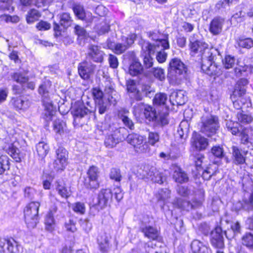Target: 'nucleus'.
<instances>
[{
    "label": "nucleus",
    "mask_w": 253,
    "mask_h": 253,
    "mask_svg": "<svg viewBox=\"0 0 253 253\" xmlns=\"http://www.w3.org/2000/svg\"><path fill=\"white\" fill-rule=\"evenodd\" d=\"M190 54L192 56L197 57L199 60H203L205 58H211L212 52L205 42L197 39V36L193 34L189 37Z\"/></svg>",
    "instance_id": "obj_1"
},
{
    "label": "nucleus",
    "mask_w": 253,
    "mask_h": 253,
    "mask_svg": "<svg viewBox=\"0 0 253 253\" xmlns=\"http://www.w3.org/2000/svg\"><path fill=\"white\" fill-rule=\"evenodd\" d=\"M74 118V124L81 125L86 123L89 120H95V110H90L86 107L83 102H76L71 109Z\"/></svg>",
    "instance_id": "obj_2"
},
{
    "label": "nucleus",
    "mask_w": 253,
    "mask_h": 253,
    "mask_svg": "<svg viewBox=\"0 0 253 253\" xmlns=\"http://www.w3.org/2000/svg\"><path fill=\"white\" fill-rule=\"evenodd\" d=\"M168 71V77L170 81L178 84L184 78L187 67L180 59L174 58L169 62Z\"/></svg>",
    "instance_id": "obj_3"
},
{
    "label": "nucleus",
    "mask_w": 253,
    "mask_h": 253,
    "mask_svg": "<svg viewBox=\"0 0 253 253\" xmlns=\"http://www.w3.org/2000/svg\"><path fill=\"white\" fill-rule=\"evenodd\" d=\"M199 127L200 131L208 137L214 135L219 127L218 117L209 114L203 115Z\"/></svg>",
    "instance_id": "obj_4"
},
{
    "label": "nucleus",
    "mask_w": 253,
    "mask_h": 253,
    "mask_svg": "<svg viewBox=\"0 0 253 253\" xmlns=\"http://www.w3.org/2000/svg\"><path fill=\"white\" fill-rule=\"evenodd\" d=\"M113 193L110 189H102L97 196V203L94 204L90 208L91 213L95 215L101 210L109 205L113 199Z\"/></svg>",
    "instance_id": "obj_5"
},
{
    "label": "nucleus",
    "mask_w": 253,
    "mask_h": 253,
    "mask_svg": "<svg viewBox=\"0 0 253 253\" xmlns=\"http://www.w3.org/2000/svg\"><path fill=\"white\" fill-rule=\"evenodd\" d=\"M40 203L38 202H32L24 210L25 222L29 228H35L39 220V209Z\"/></svg>",
    "instance_id": "obj_6"
},
{
    "label": "nucleus",
    "mask_w": 253,
    "mask_h": 253,
    "mask_svg": "<svg viewBox=\"0 0 253 253\" xmlns=\"http://www.w3.org/2000/svg\"><path fill=\"white\" fill-rule=\"evenodd\" d=\"M145 109V111L143 115L149 122H153L155 125L163 126L169 123L168 113H160L157 114L155 109L150 106H148Z\"/></svg>",
    "instance_id": "obj_7"
},
{
    "label": "nucleus",
    "mask_w": 253,
    "mask_h": 253,
    "mask_svg": "<svg viewBox=\"0 0 253 253\" xmlns=\"http://www.w3.org/2000/svg\"><path fill=\"white\" fill-rule=\"evenodd\" d=\"M100 171L99 169L95 166L89 167L86 172V176L84 177V184L90 189H96L99 187V177Z\"/></svg>",
    "instance_id": "obj_8"
},
{
    "label": "nucleus",
    "mask_w": 253,
    "mask_h": 253,
    "mask_svg": "<svg viewBox=\"0 0 253 253\" xmlns=\"http://www.w3.org/2000/svg\"><path fill=\"white\" fill-rule=\"evenodd\" d=\"M211 58H205L202 60L201 69L210 76H219L221 74L220 68L214 62L215 56L211 54Z\"/></svg>",
    "instance_id": "obj_9"
},
{
    "label": "nucleus",
    "mask_w": 253,
    "mask_h": 253,
    "mask_svg": "<svg viewBox=\"0 0 253 253\" xmlns=\"http://www.w3.org/2000/svg\"><path fill=\"white\" fill-rule=\"evenodd\" d=\"M22 247L13 238L0 240V253H19Z\"/></svg>",
    "instance_id": "obj_10"
},
{
    "label": "nucleus",
    "mask_w": 253,
    "mask_h": 253,
    "mask_svg": "<svg viewBox=\"0 0 253 253\" xmlns=\"http://www.w3.org/2000/svg\"><path fill=\"white\" fill-rule=\"evenodd\" d=\"M147 35L150 39L155 41L156 43L153 44L154 48L155 46L160 45L164 49L169 48L168 35L161 34L158 31H154L147 32Z\"/></svg>",
    "instance_id": "obj_11"
},
{
    "label": "nucleus",
    "mask_w": 253,
    "mask_h": 253,
    "mask_svg": "<svg viewBox=\"0 0 253 253\" xmlns=\"http://www.w3.org/2000/svg\"><path fill=\"white\" fill-rule=\"evenodd\" d=\"M127 142L133 146L135 150L139 153H146L148 148V145L146 143L142 144L143 138L136 133H131L127 135L126 138Z\"/></svg>",
    "instance_id": "obj_12"
},
{
    "label": "nucleus",
    "mask_w": 253,
    "mask_h": 253,
    "mask_svg": "<svg viewBox=\"0 0 253 253\" xmlns=\"http://www.w3.org/2000/svg\"><path fill=\"white\" fill-rule=\"evenodd\" d=\"M210 243L212 247L217 250H221L224 248L223 232L220 227H216L211 232Z\"/></svg>",
    "instance_id": "obj_13"
},
{
    "label": "nucleus",
    "mask_w": 253,
    "mask_h": 253,
    "mask_svg": "<svg viewBox=\"0 0 253 253\" xmlns=\"http://www.w3.org/2000/svg\"><path fill=\"white\" fill-rule=\"evenodd\" d=\"M103 55L104 52L99 46L92 44L88 45L86 59L89 62L101 63L103 61Z\"/></svg>",
    "instance_id": "obj_14"
},
{
    "label": "nucleus",
    "mask_w": 253,
    "mask_h": 253,
    "mask_svg": "<svg viewBox=\"0 0 253 253\" xmlns=\"http://www.w3.org/2000/svg\"><path fill=\"white\" fill-rule=\"evenodd\" d=\"M95 67L96 66L90 62L80 63L78 67L79 74L82 79L87 80L93 74Z\"/></svg>",
    "instance_id": "obj_15"
},
{
    "label": "nucleus",
    "mask_w": 253,
    "mask_h": 253,
    "mask_svg": "<svg viewBox=\"0 0 253 253\" xmlns=\"http://www.w3.org/2000/svg\"><path fill=\"white\" fill-rule=\"evenodd\" d=\"M129 56L131 61L129 67V73L132 76H136L141 74L143 70V67L136 58L134 52H128L126 56Z\"/></svg>",
    "instance_id": "obj_16"
},
{
    "label": "nucleus",
    "mask_w": 253,
    "mask_h": 253,
    "mask_svg": "<svg viewBox=\"0 0 253 253\" xmlns=\"http://www.w3.org/2000/svg\"><path fill=\"white\" fill-rule=\"evenodd\" d=\"M51 85V82L49 79L45 78L39 85L38 92L42 96V102L51 101L50 96Z\"/></svg>",
    "instance_id": "obj_17"
},
{
    "label": "nucleus",
    "mask_w": 253,
    "mask_h": 253,
    "mask_svg": "<svg viewBox=\"0 0 253 253\" xmlns=\"http://www.w3.org/2000/svg\"><path fill=\"white\" fill-rule=\"evenodd\" d=\"M202 197L200 199L194 201L193 203H191L189 201L178 198L174 200L173 204L178 208L188 211L202 205L203 200V195H202Z\"/></svg>",
    "instance_id": "obj_18"
},
{
    "label": "nucleus",
    "mask_w": 253,
    "mask_h": 253,
    "mask_svg": "<svg viewBox=\"0 0 253 253\" xmlns=\"http://www.w3.org/2000/svg\"><path fill=\"white\" fill-rule=\"evenodd\" d=\"M225 19L221 16H216L211 21L209 31L214 36L219 35L222 31Z\"/></svg>",
    "instance_id": "obj_19"
},
{
    "label": "nucleus",
    "mask_w": 253,
    "mask_h": 253,
    "mask_svg": "<svg viewBox=\"0 0 253 253\" xmlns=\"http://www.w3.org/2000/svg\"><path fill=\"white\" fill-rule=\"evenodd\" d=\"M136 35L131 34L125 37L124 43H117L113 49L117 54H121L126 51L133 43L136 38Z\"/></svg>",
    "instance_id": "obj_20"
},
{
    "label": "nucleus",
    "mask_w": 253,
    "mask_h": 253,
    "mask_svg": "<svg viewBox=\"0 0 253 253\" xmlns=\"http://www.w3.org/2000/svg\"><path fill=\"white\" fill-rule=\"evenodd\" d=\"M142 49L147 52L144 55L143 65L145 68L149 69L153 65L154 59L150 54L154 52V45L149 42H146L143 45Z\"/></svg>",
    "instance_id": "obj_21"
},
{
    "label": "nucleus",
    "mask_w": 253,
    "mask_h": 253,
    "mask_svg": "<svg viewBox=\"0 0 253 253\" xmlns=\"http://www.w3.org/2000/svg\"><path fill=\"white\" fill-rule=\"evenodd\" d=\"M232 151V161L236 165H242L246 163V155L248 151H243L238 147L233 146Z\"/></svg>",
    "instance_id": "obj_22"
},
{
    "label": "nucleus",
    "mask_w": 253,
    "mask_h": 253,
    "mask_svg": "<svg viewBox=\"0 0 253 253\" xmlns=\"http://www.w3.org/2000/svg\"><path fill=\"white\" fill-rule=\"evenodd\" d=\"M169 101L172 105H182L186 102L187 97L182 90L174 91L171 93Z\"/></svg>",
    "instance_id": "obj_23"
},
{
    "label": "nucleus",
    "mask_w": 253,
    "mask_h": 253,
    "mask_svg": "<svg viewBox=\"0 0 253 253\" xmlns=\"http://www.w3.org/2000/svg\"><path fill=\"white\" fill-rule=\"evenodd\" d=\"M155 197L158 203L163 207L170 198V191L168 188L159 189L155 193Z\"/></svg>",
    "instance_id": "obj_24"
},
{
    "label": "nucleus",
    "mask_w": 253,
    "mask_h": 253,
    "mask_svg": "<svg viewBox=\"0 0 253 253\" xmlns=\"http://www.w3.org/2000/svg\"><path fill=\"white\" fill-rule=\"evenodd\" d=\"M155 167L149 164L141 165L137 170V176L141 179H148L151 177Z\"/></svg>",
    "instance_id": "obj_25"
},
{
    "label": "nucleus",
    "mask_w": 253,
    "mask_h": 253,
    "mask_svg": "<svg viewBox=\"0 0 253 253\" xmlns=\"http://www.w3.org/2000/svg\"><path fill=\"white\" fill-rule=\"evenodd\" d=\"M192 145L197 150H205L208 145V139L200 134L192 137Z\"/></svg>",
    "instance_id": "obj_26"
},
{
    "label": "nucleus",
    "mask_w": 253,
    "mask_h": 253,
    "mask_svg": "<svg viewBox=\"0 0 253 253\" xmlns=\"http://www.w3.org/2000/svg\"><path fill=\"white\" fill-rule=\"evenodd\" d=\"M42 103L44 107V112L42 114L43 118L47 122H50L55 113V108L52 104V101L43 102Z\"/></svg>",
    "instance_id": "obj_27"
},
{
    "label": "nucleus",
    "mask_w": 253,
    "mask_h": 253,
    "mask_svg": "<svg viewBox=\"0 0 253 253\" xmlns=\"http://www.w3.org/2000/svg\"><path fill=\"white\" fill-rule=\"evenodd\" d=\"M172 178L178 183H187L189 181L188 174L181 169L177 168L173 171Z\"/></svg>",
    "instance_id": "obj_28"
},
{
    "label": "nucleus",
    "mask_w": 253,
    "mask_h": 253,
    "mask_svg": "<svg viewBox=\"0 0 253 253\" xmlns=\"http://www.w3.org/2000/svg\"><path fill=\"white\" fill-rule=\"evenodd\" d=\"M36 149L39 159L42 160L48 153L49 147L46 142L42 141L36 144Z\"/></svg>",
    "instance_id": "obj_29"
},
{
    "label": "nucleus",
    "mask_w": 253,
    "mask_h": 253,
    "mask_svg": "<svg viewBox=\"0 0 253 253\" xmlns=\"http://www.w3.org/2000/svg\"><path fill=\"white\" fill-rule=\"evenodd\" d=\"M140 229L145 237L150 239L156 240L158 236L157 230L150 225H140Z\"/></svg>",
    "instance_id": "obj_30"
},
{
    "label": "nucleus",
    "mask_w": 253,
    "mask_h": 253,
    "mask_svg": "<svg viewBox=\"0 0 253 253\" xmlns=\"http://www.w3.org/2000/svg\"><path fill=\"white\" fill-rule=\"evenodd\" d=\"M193 253H208L209 248L206 245L198 240H194L191 244Z\"/></svg>",
    "instance_id": "obj_31"
},
{
    "label": "nucleus",
    "mask_w": 253,
    "mask_h": 253,
    "mask_svg": "<svg viewBox=\"0 0 253 253\" xmlns=\"http://www.w3.org/2000/svg\"><path fill=\"white\" fill-rule=\"evenodd\" d=\"M230 5V0H220L215 4L214 9L216 12L223 14L227 12Z\"/></svg>",
    "instance_id": "obj_32"
},
{
    "label": "nucleus",
    "mask_w": 253,
    "mask_h": 253,
    "mask_svg": "<svg viewBox=\"0 0 253 253\" xmlns=\"http://www.w3.org/2000/svg\"><path fill=\"white\" fill-rule=\"evenodd\" d=\"M60 26L64 28H67L73 23V20L70 13L63 12L58 15Z\"/></svg>",
    "instance_id": "obj_33"
},
{
    "label": "nucleus",
    "mask_w": 253,
    "mask_h": 253,
    "mask_svg": "<svg viewBox=\"0 0 253 253\" xmlns=\"http://www.w3.org/2000/svg\"><path fill=\"white\" fill-rule=\"evenodd\" d=\"M10 159L8 156L0 153V174L8 171L10 169Z\"/></svg>",
    "instance_id": "obj_34"
},
{
    "label": "nucleus",
    "mask_w": 253,
    "mask_h": 253,
    "mask_svg": "<svg viewBox=\"0 0 253 253\" xmlns=\"http://www.w3.org/2000/svg\"><path fill=\"white\" fill-rule=\"evenodd\" d=\"M12 104L17 109H26L30 105V102L28 100H24L21 97L13 98Z\"/></svg>",
    "instance_id": "obj_35"
},
{
    "label": "nucleus",
    "mask_w": 253,
    "mask_h": 253,
    "mask_svg": "<svg viewBox=\"0 0 253 253\" xmlns=\"http://www.w3.org/2000/svg\"><path fill=\"white\" fill-rule=\"evenodd\" d=\"M72 9L75 16L79 19L84 20L85 19L86 14L83 5L80 3H75L73 4Z\"/></svg>",
    "instance_id": "obj_36"
},
{
    "label": "nucleus",
    "mask_w": 253,
    "mask_h": 253,
    "mask_svg": "<svg viewBox=\"0 0 253 253\" xmlns=\"http://www.w3.org/2000/svg\"><path fill=\"white\" fill-rule=\"evenodd\" d=\"M148 106V105L142 102L135 103L132 105L133 115L136 117H142L145 111V109H147L146 107Z\"/></svg>",
    "instance_id": "obj_37"
},
{
    "label": "nucleus",
    "mask_w": 253,
    "mask_h": 253,
    "mask_svg": "<svg viewBox=\"0 0 253 253\" xmlns=\"http://www.w3.org/2000/svg\"><path fill=\"white\" fill-rule=\"evenodd\" d=\"M148 133V143L153 146L157 145V144L160 141V135L158 132L154 131L147 130Z\"/></svg>",
    "instance_id": "obj_38"
},
{
    "label": "nucleus",
    "mask_w": 253,
    "mask_h": 253,
    "mask_svg": "<svg viewBox=\"0 0 253 253\" xmlns=\"http://www.w3.org/2000/svg\"><path fill=\"white\" fill-rule=\"evenodd\" d=\"M41 16V14L38 10L32 9L28 12L26 15V21L27 23L29 24H32L35 21L38 20Z\"/></svg>",
    "instance_id": "obj_39"
},
{
    "label": "nucleus",
    "mask_w": 253,
    "mask_h": 253,
    "mask_svg": "<svg viewBox=\"0 0 253 253\" xmlns=\"http://www.w3.org/2000/svg\"><path fill=\"white\" fill-rule=\"evenodd\" d=\"M148 180H150L153 182L161 184L166 181V177L155 168V170H154V172H153L151 177H149Z\"/></svg>",
    "instance_id": "obj_40"
},
{
    "label": "nucleus",
    "mask_w": 253,
    "mask_h": 253,
    "mask_svg": "<svg viewBox=\"0 0 253 253\" xmlns=\"http://www.w3.org/2000/svg\"><path fill=\"white\" fill-rule=\"evenodd\" d=\"M7 153L16 162L21 161L19 150L13 144L10 145L6 150Z\"/></svg>",
    "instance_id": "obj_41"
},
{
    "label": "nucleus",
    "mask_w": 253,
    "mask_h": 253,
    "mask_svg": "<svg viewBox=\"0 0 253 253\" xmlns=\"http://www.w3.org/2000/svg\"><path fill=\"white\" fill-rule=\"evenodd\" d=\"M238 123H234L230 121H227L226 123V127L228 131H230L233 135H239L242 131V127L240 129L238 127Z\"/></svg>",
    "instance_id": "obj_42"
},
{
    "label": "nucleus",
    "mask_w": 253,
    "mask_h": 253,
    "mask_svg": "<svg viewBox=\"0 0 253 253\" xmlns=\"http://www.w3.org/2000/svg\"><path fill=\"white\" fill-rule=\"evenodd\" d=\"M53 126L54 132L61 135L64 132L66 124L63 120L57 119L53 122Z\"/></svg>",
    "instance_id": "obj_43"
},
{
    "label": "nucleus",
    "mask_w": 253,
    "mask_h": 253,
    "mask_svg": "<svg viewBox=\"0 0 253 253\" xmlns=\"http://www.w3.org/2000/svg\"><path fill=\"white\" fill-rule=\"evenodd\" d=\"M45 229L48 232H52L54 230L55 222L54 216L47 214L44 220Z\"/></svg>",
    "instance_id": "obj_44"
},
{
    "label": "nucleus",
    "mask_w": 253,
    "mask_h": 253,
    "mask_svg": "<svg viewBox=\"0 0 253 253\" xmlns=\"http://www.w3.org/2000/svg\"><path fill=\"white\" fill-rule=\"evenodd\" d=\"M237 118L238 122L243 125L250 124L253 120V118L251 115L246 114L243 111L237 113Z\"/></svg>",
    "instance_id": "obj_45"
},
{
    "label": "nucleus",
    "mask_w": 253,
    "mask_h": 253,
    "mask_svg": "<svg viewBox=\"0 0 253 253\" xmlns=\"http://www.w3.org/2000/svg\"><path fill=\"white\" fill-rule=\"evenodd\" d=\"M236 59L234 56L226 55L222 60L224 67L228 69L233 68L236 63Z\"/></svg>",
    "instance_id": "obj_46"
},
{
    "label": "nucleus",
    "mask_w": 253,
    "mask_h": 253,
    "mask_svg": "<svg viewBox=\"0 0 253 253\" xmlns=\"http://www.w3.org/2000/svg\"><path fill=\"white\" fill-rule=\"evenodd\" d=\"M211 153L214 157L218 159L224 158L225 156L223 148L219 145L213 146L211 149Z\"/></svg>",
    "instance_id": "obj_47"
},
{
    "label": "nucleus",
    "mask_w": 253,
    "mask_h": 253,
    "mask_svg": "<svg viewBox=\"0 0 253 253\" xmlns=\"http://www.w3.org/2000/svg\"><path fill=\"white\" fill-rule=\"evenodd\" d=\"M238 42L239 46L242 48L250 49L253 46V40L251 38L240 37L239 38Z\"/></svg>",
    "instance_id": "obj_48"
},
{
    "label": "nucleus",
    "mask_w": 253,
    "mask_h": 253,
    "mask_svg": "<svg viewBox=\"0 0 253 253\" xmlns=\"http://www.w3.org/2000/svg\"><path fill=\"white\" fill-rule=\"evenodd\" d=\"M95 103V109H98L99 114H104L108 109L109 103L107 101L104 100H97Z\"/></svg>",
    "instance_id": "obj_49"
},
{
    "label": "nucleus",
    "mask_w": 253,
    "mask_h": 253,
    "mask_svg": "<svg viewBox=\"0 0 253 253\" xmlns=\"http://www.w3.org/2000/svg\"><path fill=\"white\" fill-rule=\"evenodd\" d=\"M167 95L165 93H158L155 95L153 99V102L155 105H164L167 100Z\"/></svg>",
    "instance_id": "obj_50"
},
{
    "label": "nucleus",
    "mask_w": 253,
    "mask_h": 253,
    "mask_svg": "<svg viewBox=\"0 0 253 253\" xmlns=\"http://www.w3.org/2000/svg\"><path fill=\"white\" fill-rule=\"evenodd\" d=\"M242 242L243 245L249 248L253 247V235L250 233L245 234L242 238Z\"/></svg>",
    "instance_id": "obj_51"
},
{
    "label": "nucleus",
    "mask_w": 253,
    "mask_h": 253,
    "mask_svg": "<svg viewBox=\"0 0 253 253\" xmlns=\"http://www.w3.org/2000/svg\"><path fill=\"white\" fill-rule=\"evenodd\" d=\"M129 97L130 99V104L132 106L135 101H139L143 99V94L139 90H137L132 93L129 94Z\"/></svg>",
    "instance_id": "obj_52"
},
{
    "label": "nucleus",
    "mask_w": 253,
    "mask_h": 253,
    "mask_svg": "<svg viewBox=\"0 0 253 253\" xmlns=\"http://www.w3.org/2000/svg\"><path fill=\"white\" fill-rule=\"evenodd\" d=\"M118 143V140L113 134H109L106 136L104 143L106 147L113 148Z\"/></svg>",
    "instance_id": "obj_53"
},
{
    "label": "nucleus",
    "mask_w": 253,
    "mask_h": 253,
    "mask_svg": "<svg viewBox=\"0 0 253 253\" xmlns=\"http://www.w3.org/2000/svg\"><path fill=\"white\" fill-rule=\"evenodd\" d=\"M214 172V171L209 167L206 168V169H201L198 171V173L202 174L203 178L206 180H209Z\"/></svg>",
    "instance_id": "obj_54"
},
{
    "label": "nucleus",
    "mask_w": 253,
    "mask_h": 253,
    "mask_svg": "<svg viewBox=\"0 0 253 253\" xmlns=\"http://www.w3.org/2000/svg\"><path fill=\"white\" fill-rule=\"evenodd\" d=\"M238 87H237V84H236L232 93L230 95V97L233 99L235 96H242L246 92V89L243 86L239 85Z\"/></svg>",
    "instance_id": "obj_55"
},
{
    "label": "nucleus",
    "mask_w": 253,
    "mask_h": 253,
    "mask_svg": "<svg viewBox=\"0 0 253 253\" xmlns=\"http://www.w3.org/2000/svg\"><path fill=\"white\" fill-rule=\"evenodd\" d=\"M56 158L61 160L62 162L67 163V152L66 150L63 147H59L56 151Z\"/></svg>",
    "instance_id": "obj_56"
},
{
    "label": "nucleus",
    "mask_w": 253,
    "mask_h": 253,
    "mask_svg": "<svg viewBox=\"0 0 253 253\" xmlns=\"http://www.w3.org/2000/svg\"><path fill=\"white\" fill-rule=\"evenodd\" d=\"M110 178L117 182H120L122 179L120 170L117 168H112L109 173Z\"/></svg>",
    "instance_id": "obj_57"
},
{
    "label": "nucleus",
    "mask_w": 253,
    "mask_h": 253,
    "mask_svg": "<svg viewBox=\"0 0 253 253\" xmlns=\"http://www.w3.org/2000/svg\"><path fill=\"white\" fill-rule=\"evenodd\" d=\"M73 210L76 213L83 214L85 211L84 204L81 202H77L73 204L72 206Z\"/></svg>",
    "instance_id": "obj_58"
},
{
    "label": "nucleus",
    "mask_w": 253,
    "mask_h": 253,
    "mask_svg": "<svg viewBox=\"0 0 253 253\" xmlns=\"http://www.w3.org/2000/svg\"><path fill=\"white\" fill-rule=\"evenodd\" d=\"M152 70L153 74L156 78L160 81H163L165 79V74L164 69L161 68H154Z\"/></svg>",
    "instance_id": "obj_59"
},
{
    "label": "nucleus",
    "mask_w": 253,
    "mask_h": 253,
    "mask_svg": "<svg viewBox=\"0 0 253 253\" xmlns=\"http://www.w3.org/2000/svg\"><path fill=\"white\" fill-rule=\"evenodd\" d=\"M74 33L81 39L86 37L87 33L84 28L78 25H75L74 30Z\"/></svg>",
    "instance_id": "obj_60"
},
{
    "label": "nucleus",
    "mask_w": 253,
    "mask_h": 253,
    "mask_svg": "<svg viewBox=\"0 0 253 253\" xmlns=\"http://www.w3.org/2000/svg\"><path fill=\"white\" fill-rule=\"evenodd\" d=\"M177 193L180 196L183 197H187L190 195L191 193L190 190L187 186L178 185L176 188Z\"/></svg>",
    "instance_id": "obj_61"
},
{
    "label": "nucleus",
    "mask_w": 253,
    "mask_h": 253,
    "mask_svg": "<svg viewBox=\"0 0 253 253\" xmlns=\"http://www.w3.org/2000/svg\"><path fill=\"white\" fill-rule=\"evenodd\" d=\"M12 78L16 82L22 84L28 82V77L23 76L22 74L15 73L12 76Z\"/></svg>",
    "instance_id": "obj_62"
},
{
    "label": "nucleus",
    "mask_w": 253,
    "mask_h": 253,
    "mask_svg": "<svg viewBox=\"0 0 253 253\" xmlns=\"http://www.w3.org/2000/svg\"><path fill=\"white\" fill-rule=\"evenodd\" d=\"M12 2V0H0V10H10L11 9L13 10V7L11 6Z\"/></svg>",
    "instance_id": "obj_63"
},
{
    "label": "nucleus",
    "mask_w": 253,
    "mask_h": 253,
    "mask_svg": "<svg viewBox=\"0 0 253 253\" xmlns=\"http://www.w3.org/2000/svg\"><path fill=\"white\" fill-rule=\"evenodd\" d=\"M76 222L73 219H70L65 223V228L66 230L71 232H75L77 230Z\"/></svg>",
    "instance_id": "obj_64"
}]
</instances>
